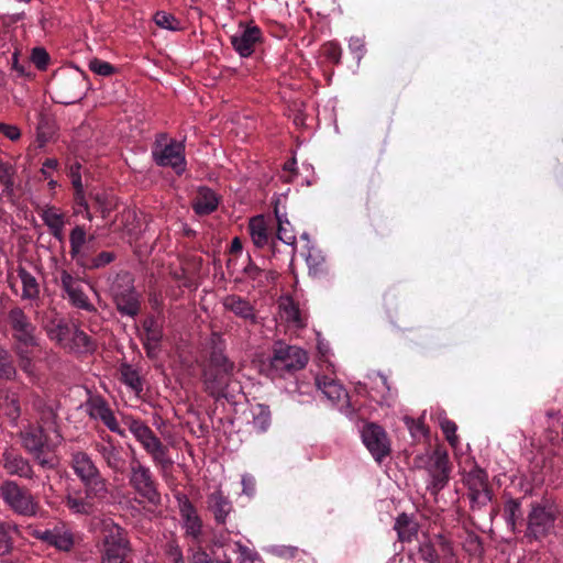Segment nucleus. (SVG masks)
Returning a JSON list of instances; mask_svg holds the SVG:
<instances>
[{"label":"nucleus","mask_w":563,"mask_h":563,"mask_svg":"<svg viewBox=\"0 0 563 563\" xmlns=\"http://www.w3.org/2000/svg\"><path fill=\"white\" fill-rule=\"evenodd\" d=\"M103 555L102 563H129L126 558L131 552L126 532L112 520L102 522Z\"/></svg>","instance_id":"nucleus-1"},{"label":"nucleus","mask_w":563,"mask_h":563,"mask_svg":"<svg viewBox=\"0 0 563 563\" xmlns=\"http://www.w3.org/2000/svg\"><path fill=\"white\" fill-rule=\"evenodd\" d=\"M558 509L554 505L537 504L532 506L527 519L525 537L530 541H541L554 531Z\"/></svg>","instance_id":"nucleus-2"},{"label":"nucleus","mask_w":563,"mask_h":563,"mask_svg":"<svg viewBox=\"0 0 563 563\" xmlns=\"http://www.w3.org/2000/svg\"><path fill=\"white\" fill-rule=\"evenodd\" d=\"M308 354L298 346L276 342L271 357V367L279 376L302 369L308 363Z\"/></svg>","instance_id":"nucleus-3"},{"label":"nucleus","mask_w":563,"mask_h":563,"mask_svg":"<svg viewBox=\"0 0 563 563\" xmlns=\"http://www.w3.org/2000/svg\"><path fill=\"white\" fill-rule=\"evenodd\" d=\"M52 88L56 102L73 104L84 98L88 80L82 73L60 74L55 76Z\"/></svg>","instance_id":"nucleus-4"},{"label":"nucleus","mask_w":563,"mask_h":563,"mask_svg":"<svg viewBox=\"0 0 563 563\" xmlns=\"http://www.w3.org/2000/svg\"><path fill=\"white\" fill-rule=\"evenodd\" d=\"M73 468L88 488V494L92 497H107L108 488L106 481L101 477L99 470L85 452L73 454Z\"/></svg>","instance_id":"nucleus-5"},{"label":"nucleus","mask_w":563,"mask_h":563,"mask_svg":"<svg viewBox=\"0 0 563 563\" xmlns=\"http://www.w3.org/2000/svg\"><path fill=\"white\" fill-rule=\"evenodd\" d=\"M129 430L140 441L144 450L151 454L153 460L163 468H167L173 464L168 457V449L154 434V432L141 420L130 419L128 421Z\"/></svg>","instance_id":"nucleus-6"},{"label":"nucleus","mask_w":563,"mask_h":563,"mask_svg":"<svg viewBox=\"0 0 563 563\" xmlns=\"http://www.w3.org/2000/svg\"><path fill=\"white\" fill-rule=\"evenodd\" d=\"M8 322L12 330L13 346H37L36 327L30 321L23 309L13 307L8 312Z\"/></svg>","instance_id":"nucleus-7"},{"label":"nucleus","mask_w":563,"mask_h":563,"mask_svg":"<svg viewBox=\"0 0 563 563\" xmlns=\"http://www.w3.org/2000/svg\"><path fill=\"white\" fill-rule=\"evenodd\" d=\"M5 503L18 514L33 516L36 514L37 504L27 489L20 487L14 482H4L0 487Z\"/></svg>","instance_id":"nucleus-8"},{"label":"nucleus","mask_w":563,"mask_h":563,"mask_svg":"<svg viewBox=\"0 0 563 563\" xmlns=\"http://www.w3.org/2000/svg\"><path fill=\"white\" fill-rule=\"evenodd\" d=\"M131 486L151 504H158L161 495L156 489V485L152 478L150 470L143 466L137 460H133L131 463Z\"/></svg>","instance_id":"nucleus-9"},{"label":"nucleus","mask_w":563,"mask_h":563,"mask_svg":"<svg viewBox=\"0 0 563 563\" xmlns=\"http://www.w3.org/2000/svg\"><path fill=\"white\" fill-rule=\"evenodd\" d=\"M362 439L377 462H382L391 452L387 433L379 424L374 422L367 423L362 431Z\"/></svg>","instance_id":"nucleus-10"},{"label":"nucleus","mask_w":563,"mask_h":563,"mask_svg":"<svg viewBox=\"0 0 563 563\" xmlns=\"http://www.w3.org/2000/svg\"><path fill=\"white\" fill-rule=\"evenodd\" d=\"M153 157L157 165L172 167L177 175L185 170L184 143H157Z\"/></svg>","instance_id":"nucleus-11"},{"label":"nucleus","mask_w":563,"mask_h":563,"mask_svg":"<svg viewBox=\"0 0 563 563\" xmlns=\"http://www.w3.org/2000/svg\"><path fill=\"white\" fill-rule=\"evenodd\" d=\"M232 376L233 372L206 366L202 371L205 391L216 399L224 397Z\"/></svg>","instance_id":"nucleus-12"},{"label":"nucleus","mask_w":563,"mask_h":563,"mask_svg":"<svg viewBox=\"0 0 563 563\" xmlns=\"http://www.w3.org/2000/svg\"><path fill=\"white\" fill-rule=\"evenodd\" d=\"M433 464L430 468V474L432 476V487L434 493L441 490L449 481V455L446 451L441 449H437L432 455Z\"/></svg>","instance_id":"nucleus-13"},{"label":"nucleus","mask_w":563,"mask_h":563,"mask_svg":"<svg viewBox=\"0 0 563 563\" xmlns=\"http://www.w3.org/2000/svg\"><path fill=\"white\" fill-rule=\"evenodd\" d=\"M209 367L221 368L224 372H234V363L224 353V341L218 332H212L210 336V356Z\"/></svg>","instance_id":"nucleus-14"},{"label":"nucleus","mask_w":563,"mask_h":563,"mask_svg":"<svg viewBox=\"0 0 563 563\" xmlns=\"http://www.w3.org/2000/svg\"><path fill=\"white\" fill-rule=\"evenodd\" d=\"M262 41V31L258 26H249L240 35L231 36L233 48L242 56L253 54L255 45Z\"/></svg>","instance_id":"nucleus-15"},{"label":"nucleus","mask_w":563,"mask_h":563,"mask_svg":"<svg viewBox=\"0 0 563 563\" xmlns=\"http://www.w3.org/2000/svg\"><path fill=\"white\" fill-rule=\"evenodd\" d=\"M60 282L63 289L67 292L71 303L80 309L95 312L96 308L88 301L86 295L75 282L74 277L67 272L63 271L60 274Z\"/></svg>","instance_id":"nucleus-16"},{"label":"nucleus","mask_w":563,"mask_h":563,"mask_svg":"<svg viewBox=\"0 0 563 563\" xmlns=\"http://www.w3.org/2000/svg\"><path fill=\"white\" fill-rule=\"evenodd\" d=\"M223 307L233 312L236 317L250 321L252 324L257 323L253 306L249 300L238 296L229 295L223 299Z\"/></svg>","instance_id":"nucleus-17"},{"label":"nucleus","mask_w":563,"mask_h":563,"mask_svg":"<svg viewBox=\"0 0 563 563\" xmlns=\"http://www.w3.org/2000/svg\"><path fill=\"white\" fill-rule=\"evenodd\" d=\"M143 328L145 331L144 347L146 350V354L150 358H155L159 351V343L163 336L162 330L154 318L145 319Z\"/></svg>","instance_id":"nucleus-18"},{"label":"nucleus","mask_w":563,"mask_h":563,"mask_svg":"<svg viewBox=\"0 0 563 563\" xmlns=\"http://www.w3.org/2000/svg\"><path fill=\"white\" fill-rule=\"evenodd\" d=\"M1 462L3 467L11 475H18L25 478H31L33 476V470L31 465L21 455L5 451L2 454Z\"/></svg>","instance_id":"nucleus-19"},{"label":"nucleus","mask_w":563,"mask_h":563,"mask_svg":"<svg viewBox=\"0 0 563 563\" xmlns=\"http://www.w3.org/2000/svg\"><path fill=\"white\" fill-rule=\"evenodd\" d=\"M106 497H92L88 494V488H85V496H71L66 497V506L75 514L91 515L97 509V503L101 501Z\"/></svg>","instance_id":"nucleus-20"},{"label":"nucleus","mask_w":563,"mask_h":563,"mask_svg":"<svg viewBox=\"0 0 563 563\" xmlns=\"http://www.w3.org/2000/svg\"><path fill=\"white\" fill-rule=\"evenodd\" d=\"M34 536L49 545H54L58 550L68 551L74 544L71 536L60 533L58 530H36Z\"/></svg>","instance_id":"nucleus-21"},{"label":"nucleus","mask_w":563,"mask_h":563,"mask_svg":"<svg viewBox=\"0 0 563 563\" xmlns=\"http://www.w3.org/2000/svg\"><path fill=\"white\" fill-rule=\"evenodd\" d=\"M218 207V198L209 188H200L197 198L192 203L195 212L205 216L213 212Z\"/></svg>","instance_id":"nucleus-22"},{"label":"nucleus","mask_w":563,"mask_h":563,"mask_svg":"<svg viewBox=\"0 0 563 563\" xmlns=\"http://www.w3.org/2000/svg\"><path fill=\"white\" fill-rule=\"evenodd\" d=\"M394 528L400 542H411L418 533L419 526L410 516L402 512L397 517Z\"/></svg>","instance_id":"nucleus-23"},{"label":"nucleus","mask_w":563,"mask_h":563,"mask_svg":"<svg viewBox=\"0 0 563 563\" xmlns=\"http://www.w3.org/2000/svg\"><path fill=\"white\" fill-rule=\"evenodd\" d=\"M249 230L254 245L258 249L268 243V228L263 216L253 217L249 223Z\"/></svg>","instance_id":"nucleus-24"},{"label":"nucleus","mask_w":563,"mask_h":563,"mask_svg":"<svg viewBox=\"0 0 563 563\" xmlns=\"http://www.w3.org/2000/svg\"><path fill=\"white\" fill-rule=\"evenodd\" d=\"M180 512L186 521V531L192 537H198L201 533V520L197 516L195 507L186 499L180 506Z\"/></svg>","instance_id":"nucleus-25"},{"label":"nucleus","mask_w":563,"mask_h":563,"mask_svg":"<svg viewBox=\"0 0 563 563\" xmlns=\"http://www.w3.org/2000/svg\"><path fill=\"white\" fill-rule=\"evenodd\" d=\"M21 435L23 440V446L27 451L35 454H40L42 452L46 442V435L41 427L31 429Z\"/></svg>","instance_id":"nucleus-26"},{"label":"nucleus","mask_w":563,"mask_h":563,"mask_svg":"<svg viewBox=\"0 0 563 563\" xmlns=\"http://www.w3.org/2000/svg\"><path fill=\"white\" fill-rule=\"evenodd\" d=\"M56 121L53 115L48 113H40L36 124V141H49L56 134Z\"/></svg>","instance_id":"nucleus-27"},{"label":"nucleus","mask_w":563,"mask_h":563,"mask_svg":"<svg viewBox=\"0 0 563 563\" xmlns=\"http://www.w3.org/2000/svg\"><path fill=\"white\" fill-rule=\"evenodd\" d=\"M209 508L219 523H224L225 517L231 510L228 498L220 492L213 493L209 497Z\"/></svg>","instance_id":"nucleus-28"},{"label":"nucleus","mask_w":563,"mask_h":563,"mask_svg":"<svg viewBox=\"0 0 563 563\" xmlns=\"http://www.w3.org/2000/svg\"><path fill=\"white\" fill-rule=\"evenodd\" d=\"M99 452L111 470L119 473L124 472L125 461L121 457L120 451L113 444L101 445Z\"/></svg>","instance_id":"nucleus-29"},{"label":"nucleus","mask_w":563,"mask_h":563,"mask_svg":"<svg viewBox=\"0 0 563 563\" xmlns=\"http://www.w3.org/2000/svg\"><path fill=\"white\" fill-rule=\"evenodd\" d=\"M110 291L114 301L134 292L135 289L132 277L128 273L118 275L111 285Z\"/></svg>","instance_id":"nucleus-30"},{"label":"nucleus","mask_w":563,"mask_h":563,"mask_svg":"<svg viewBox=\"0 0 563 563\" xmlns=\"http://www.w3.org/2000/svg\"><path fill=\"white\" fill-rule=\"evenodd\" d=\"M468 484L470 497L473 501H477L482 497H484L486 500H490V490L487 487L485 474L479 472L476 476L470 478Z\"/></svg>","instance_id":"nucleus-31"},{"label":"nucleus","mask_w":563,"mask_h":563,"mask_svg":"<svg viewBox=\"0 0 563 563\" xmlns=\"http://www.w3.org/2000/svg\"><path fill=\"white\" fill-rule=\"evenodd\" d=\"M18 275L23 285L22 298L35 299L38 297L40 287L33 275H31L25 268L19 267Z\"/></svg>","instance_id":"nucleus-32"},{"label":"nucleus","mask_w":563,"mask_h":563,"mask_svg":"<svg viewBox=\"0 0 563 563\" xmlns=\"http://www.w3.org/2000/svg\"><path fill=\"white\" fill-rule=\"evenodd\" d=\"M316 386L330 400H339L343 394V388L333 379L327 376L316 377Z\"/></svg>","instance_id":"nucleus-33"},{"label":"nucleus","mask_w":563,"mask_h":563,"mask_svg":"<svg viewBox=\"0 0 563 563\" xmlns=\"http://www.w3.org/2000/svg\"><path fill=\"white\" fill-rule=\"evenodd\" d=\"M114 302L117 309L122 314L135 317L140 312V301L135 291L128 296L121 297Z\"/></svg>","instance_id":"nucleus-34"},{"label":"nucleus","mask_w":563,"mask_h":563,"mask_svg":"<svg viewBox=\"0 0 563 563\" xmlns=\"http://www.w3.org/2000/svg\"><path fill=\"white\" fill-rule=\"evenodd\" d=\"M47 335L52 340H56L59 344H65L70 339L73 329L65 322L59 321L57 324L52 327L45 325Z\"/></svg>","instance_id":"nucleus-35"},{"label":"nucleus","mask_w":563,"mask_h":563,"mask_svg":"<svg viewBox=\"0 0 563 563\" xmlns=\"http://www.w3.org/2000/svg\"><path fill=\"white\" fill-rule=\"evenodd\" d=\"M122 380L136 393L142 390V382L139 373L129 364L123 363L120 366Z\"/></svg>","instance_id":"nucleus-36"},{"label":"nucleus","mask_w":563,"mask_h":563,"mask_svg":"<svg viewBox=\"0 0 563 563\" xmlns=\"http://www.w3.org/2000/svg\"><path fill=\"white\" fill-rule=\"evenodd\" d=\"M70 242V256L78 255V250H81L84 246L88 245L86 231L82 227L76 225L69 235Z\"/></svg>","instance_id":"nucleus-37"},{"label":"nucleus","mask_w":563,"mask_h":563,"mask_svg":"<svg viewBox=\"0 0 563 563\" xmlns=\"http://www.w3.org/2000/svg\"><path fill=\"white\" fill-rule=\"evenodd\" d=\"M15 375L16 369L13 365L9 351L0 346V378L13 379Z\"/></svg>","instance_id":"nucleus-38"},{"label":"nucleus","mask_w":563,"mask_h":563,"mask_svg":"<svg viewBox=\"0 0 563 563\" xmlns=\"http://www.w3.org/2000/svg\"><path fill=\"white\" fill-rule=\"evenodd\" d=\"M280 309L283 311L282 317L287 322H292L297 324L298 327H302L301 319H300V310L298 306L289 298H287L285 301L280 303Z\"/></svg>","instance_id":"nucleus-39"},{"label":"nucleus","mask_w":563,"mask_h":563,"mask_svg":"<svg viewBox=\"0 0 563 563\" xmlns=\"http://www.w3.org/2000/svg\"><path fill=\"white\" fill-rule=\"evenodd\" d=\"M32 347L33 346H13V352L19 360L20 368L27 374L33 373V361L30 351Z\"/></svg>","instance_id":"nucleus-40"},{"label":"nucleus","mask_w":563,"mask_h":563,"mask_svg":"<svg viewBox=\"0 0 563 563\" xmlns=\"http://www.w3.org/2000/svg\"><path fill=\"white\" fill-rule=\"evenodd\" d=\"M71 341L76 347L82 349L86 352L93 351L96 346L92 339L78 328L74 329L71 333Z\"/></svg>","instance_id":"nucleus-41"},{"label":"nucleus","mask_w":563,"mask_h":563,"mask_svg":"<svg viewBox=\"0 0 563 563\" xmlns=\"http://www.w3.org/2000/svg\"><path fill=\"white\" fill-rule=\"evenodd\" d=\"M418 554L426 563H440V555L430 541H424L418 547Z\"/></svg>","instance_id":"nucleus-42"},{"label":"nucleus","mask_w":563,"mask_h":563,"mask_svg":"<svg viewBox=\"0 0 563 563\" xmlns=\"http://www.w3.org/2000/svg\"><path fill=\"white\" fill-rule=\"evenodd\" d=\"M15 174V169L11 164L3 165L0 168V183L4 186V192L7 196H12L13 194V176Z\"/></svg>","instance_id":"nucleus-43"},{"label":"nucleus","mask_w":563,"mask_h":563,"mask_svg":"<svg viewBox=\"0 0 563 563\" xmlns=\"http://www.w3.org/2000/svg\"><path fill=\"white\" fill-rule=\"evenodd\" d=\"M505 514L511 530L515 531L517 519L520 518V504L516 499H509L505 505Z\"/></svg>","instance_id":"nucleus-44"},{"label":"nucleus","mask_w":563,"mask_h":563,"mask_svg":"<svg viewBox=\"0 0 563 563\" xmlns=\"http://www.w3.org/2000/svg\"><path fill=\"white\" fill-rule=\"evenodd\" d=\"M154 21L161 27L172 31L178 30L179 21L170 13L158 11L154 15Z\"/></svg>","instance_id":"nucleus-45"},{"label":"nucleus","mask_w":563,"mask_h":563,"mask_svg":"<svg viewBox=\"0 0 563 563\" xmlns=\"http://www.w3.org/2000/svg\"><path fill=\"white\" fill-rule=\"evenodd\" d=\"M30 59L37 69L45 70L49 63V55L44 47H34Z\"/></svg>","instance_id":"nucleus-46"},{"label":"nucleus","mask_w":563,"mask_h":563,"mask_svg":"<svg viewBox=\"0 0 563 563\" xmlns=\"http://www.w3.org/2000/svg\"><path fill=\"white\" fill-rule=\"evenodd\" d=\"M88 66L91 71L100 76H111L115 73L114 66L99 58H92Z\"/></svg>","instance_id":"nucleus-47"},{"label":"nucleus","mask_w":563,"mask_h":563,"mask_svg":"<svg viewBox=\"0 0 563 563\" xmlns=\"http://www.w3.org/2000/svg\"><path fill=\"white\" fill-rule=\"evenodd\" d=\"M42 219L48 229H52L55 225L65 224L64 214L57 213L53 208L44 209L42 212Z\"/></svg>","instance_id":"nucleus-48"},{"label":"nucleus","mask_w":563,"mask_h":563,"mask_svg":"<svg viewBox=\"0 0 563 563\" xmlns=\"http://www.w3.org/2000/svg\"><path fill=\"white\" fill-rule=\"evenodd\" d=\"M440 426H441L443 433L445 434V439L448 440V442L452 446H456L459 440L455 434L456 429H457L455 422H453L449 419H443V420H441Z\"/></svg>","instance_id":"nucleus-49"},{"label":"nucleus","mask_w":563,"mask_h":563,"mask_svg":"<svg viewBox=\"0 0 563 563\" xmlns=\"http://www.w3.org/2000/svg\"><path fill=\"white\" fill-rule=\"evenodd\" d=\"M12 550V538L4 523L0 522V556L7 555Z\"/></svg>","instance_id":"nucleus-50"},{"label":"nucleus","mask_w":563,"mask_h":563,"mask_svg":"<svg viewBox=\"0 0 563 563\" xmlns=\"http://www.w3.org/2000/svg\"><path fill=\"white\" fill-rule=\"evenodd\" d=\"M90 253V246L86 245L81 250H78V255L71 256V258L76 261L77 265H79L80 267L85 269H90V262H92L93 260Z\"/></svg>","instance_id":"nucleus-51"},{"label":"nucleus","mask_w":563,"mask_h":563,"mask_svg":"<svg viewBox=\"0 0 563 563\" xmlns=\"http://www.w3.org/2000/svg\"><path fill=\"white\" fill-rule=\"evenodd\" d=\"M109 410L106 401L101 398H95L90 401V416L95 419L104 418V415Z\"/></svg>","instance_id":"nucleus-52"},{"label":"nucleus","mask_w":563,"mask_h":563,"mask_svg":"<svg viewBox=\"0 0 563 563\" xmlns=\"http://www.w3.org/2000/svg\"><path fill=\"white\" fill-rule=\"evenodd\" d=\"M115 258L114 253L112 252H101L97 256L93 257L92 262H90V269H97L107 264H110Z\"/></svg>","instance_id":"nucleus-53"},{"label":"nucleus","mask_w":563,"mask_h":563,"mask_svg":"<svg viewBox=\"0 0 563 563\" xmlns=\"http://www.w3.org/2000/svg\"><path fill=\"white\" fill-rule=\"evenodd\" d=\"M190 563H231V561H214L205 550L199 548L192 553Z\"/></svg>","instance_id":"nucleus-54"},{"label":"nucleus","mask_w":563,"mask_h":563,"mask_svg":"<svg viewBox=\"0 0 563 563\" xmlns=\"http://www.w3.org/2000/svg\"><path fill=\"white\" fill-rule=\"evenodd\" d=\"M0 135L16 141L21 136V131L16 125L0 122Z\"/></svg>","instance_id":"nucleus-55"},{"label":"nucleus","mask_w":563,"mask_h":563,"mask_svg":"<svg viewBox=\"0 0 563 563\" xmlns=\"http://www.w3.org/2000/svg\"><path fill=\"white\" fill-rule=\"evenodd\" d=\"M91 199L93 209L100 212L102 218H106L110 211V208L107 203V199L99 194L91 195Z\"/></svg>","instance_id":"nucleus-56"},{"label":"nucleus","mask_w":563,"mask_h":563,"mask_svg":"<svg viewBox=\"0 0 563 563\" xmlns=\"http://www.w3.org/2000/svg\"><path fill=\"white\" fill-rule=\"evenodd\" d=\"M274 212H275V217H276L277 224H278L276 238L278 240L285 242L286 244H292L295 242V236H287V238L284 236L285 235L284 228H283L284 220H283V217L279 214L277 206H275Z\"/></svg>","instance_id":"nucleus-57"},{"label":"nucleus","mask_w":563,"mask_h":563,"mask_svg":"<svg viewBox=\"0 0 563 563\" xmlns=\"http://www.w3.org/2000/svg\"><path fill=\"white\" fill-rule=\"evenodd\" d=\"M20 415H21V409H20L18 398L7 397V416H9L12 420H16L20 417Z\"/></svg>","instance_id":"nucleus-58"},{"label":"nucleus","mask_w":563,"mask_h":563,"mask_svg":"<svg viewBox=\"0 0 563 563\" xmlns=\"http://www.w3.org/2000/svg\"><path fill=\"white\" fill-rule=\"evenodd\" d=\"M79 169H80V164L79 163H76V164H74L70 167V175H71V178H73V186H74L75 189H78L80 191L81 188H82V183H81V177H80V174H79Z\"/></svg>","instance_id":"nucleus-59"},{"label":"nucleus","mask_w":563,"mask_h":563,"mask_svg":"<svg viewBox=\"0 0 563 563\" xmlns=\"http://www.w3.org/2000/svg\"><path fill=\"white\" fill-rule=\"evenodd\" d=\"M12 68L20 75V76H29V73L26 71V66L21 64L19 62V52L15 51L12 55Z\"/></svg>","instance_id":"nucleus-60"},{"label":"nucleus","mask_w":563,"mask_h":563,"mask_svg":"<svg viewBox=\"0 0 563 563\" xmlns=\"http://www.w3.org/2000/svg\"><path fill=\"white\" fill-rule=\"evenodd\" d=\"M75 201L77 205L84 207L88 211L89 205L85 198L84 188H81L80 191L78 189H75Z\"/></svg>","instance_id":"nucleus-61"},{"label":"nucleus","mask_w":563,"mask_h":563,"mask_svg":"<svg viewBox=\"0 0 563 563\" xmlns=\"http://www.w3.org/2000/svg\"><path fill=\"white\" fill-rule=\"evenodd\" d=\"M238 548H239V552L242 555L241 563H246V561H250L252 563L253 562V556H252V553L250 552V550L245 545H243L241 543H238Z\"/></svg>","instance_id":"nucleus-62"},{"label":"nucleus","mask_w":563,"mask_h":563,"mask_svg":"<svg viewBox=\"0 0 563 563\" xmlns=\"http://www.w3.org/2000/svg\"><path fill=\"white\" fill-rule=\"evenodd\" d=\"M244 272L247 274V276H249V277H251V278L255 279V278L260 275V273H261V268H260V267H257L255 264L250 263V264L245 267Z\"/></svg>","instance_id":"nucleus-63"},{"label":"nucleus","mask_w":563,"mask_h":563,"mask_svg":"<svg viewBox=\"0 0 563 563\" xmlns=\"http://www.w3.org/2000/svg\"><path fill=\"white\" fill-rule=\"evenodd\" d=\"M327 55H328L329 58H331L335 63H338L339 59H340L341 53H340L339 48L335 45L330 44V46L328 48V52H327Z\"/></svg>","instance_id":"nucleus-64"}]
</instances>
